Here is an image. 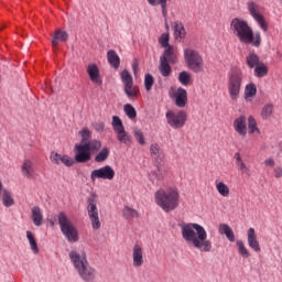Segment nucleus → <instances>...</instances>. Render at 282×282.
<instances>
[{
    "mask_svg": "<svg viewBox=\"0 0 282 282\" xmlns=\"http://www.w3.org/2000/svg\"><path fill=\"white\" fill-rule=\"evenodd\" d=\"M79 133L82 140L79 143L75 144V161L78 164L89 162V160H91V153H97L95 156V162L97 163L109 160V148H102V142L100 140L91 139V131L89 128H84Z\"/></svg>",
    "mask_w": 282,
    "mask_h": 282,
    "instance_id": "obj_1",
    "label": "nucleus"
},
{
    "mask_svg": "<svg viewBox=\"0 0 282 282\" xmlns=\"http://www.w3.org/2000/svg\"><path fill=\"white\" fill-rule=\"evenodd\" d=\"M181 235L186 243H189L199 252H210L213 250V241L208 239V232H206L204 226L197 223L181 225Z\"/></svg>",
    "mask_w": 282,
    "mask_h": 282,
    "instance_id": "obj_2",
    "label": "nucleus"
},
{
    "mask_svg": "<svg viewBox=\"0 0 282 282\" xmlns=\"http://www.w3.org/2000/svg\"><path fill=\"white\" fill-rule=\"evenodd\" d=\"M230 30L242 45H252V47H261V32L252 30L248 21L235 18L230 22Z\"/></svg>",
    "mask_w": 282,
    "mask_h": 282,
    "instance_id": "obj_3",
    "label": "nucleus"
},
{
    "mask_svg": "<svg viewBox=\"0 0 282 282\" xmlns=\"http://www.w3.org/2000/svg\"><path fill=\"white\" fill-rule=\"evenodd\" d=\"M68 257L80 279L85 282L96 281V269L89 265L87 253L85 251L72 250L68 253Z\"/></svg>",
    "mask_w": 282,
    "mask_h": 282,
    "instance_id": "obj_4",
    "label": "nucleus"
},
{
    "mask_svg": "<svg viewBox=\"0 0 282 282\" xmlns=\"http://www.w3.org/2000/svg\"><path fill=\"white\" fill-rule=\"evenodd\" d=\"M155 204L164 210V213H171L180 206V191L177 187H170L167 189H159L154 194Z\"/></svg>",
    "mask_w": 282,
    "mask_h": 282,
    "instance_id": "obj_5",
    "label": "nucleus"
},
{
    "mask_svg": "<svg viewBox=\"0 0 282 282\" xmlns=\"http://www.w3.org/2000/svg\"><path fill=\"white\" fill-rule=\"evenodd\" d=\"M57 221L61 232L65 237L66 241H68V243H76L80 239L76 225L72 223V219H69L65 212L58 213Z\"/></svg>",
    "mask_w": 282,
    "mask_h": 282,
    "instance_id": "obj_6",
    "label": "nucleus"
},
{
    "mask_svg": "<svg viewBox=\"0 0 282 282\" xmlns=\"http://www.w3.org/2000/svg\"><path fill=\"white\" fill-rule=\"evenodd\" d=\"M242 83H243V72H241V69H232L228 74V94L231 100H239Z\"/></svg>",
    "mask_w": 282,
    "mask_h": 282,
    "instance_id": "obj_7",
    "label": "nucleus"
},
{
    "mask_svg": "<svg viewBox=\"0 0 282 282\" xmlns=\"http://www.w3.org/2000/svg\"><path fill=\"white\" fill-rule=\"evenodd\" d=\"M184 58L187 67L194 72L195 74H199V72H204V58L202 55L193 48L184 50Z\"/></svg>",
    "mask_w": 282,
    "mask_h": 282,
    "instance_id": "obj_8",
    "label": "nucleus"
},
{
    "mask_svg": "<svg viewBox=\"0 0 282 282\" xmlns=\"http://www.w3.org/2000/svg\"><path fill=\"white\" fill-rule=\"evenodd\" d=\"M165 118L169 127L172 129H182L186 124V120H188V115L184 110H178L177 112L167 110Z\"/></svg>",
    "mask_w": 282,
    "mask_h": 282,
    "instance_id": "obj_9",
    "label": "nucleus"
},
{
    "mask_svg": "<svg viewBox=\"0 0 282 282\" xmlns=\"http://www.w3.org/2000/svg\"><path fill=\"white\" fill-rule=\"evenodd\" d=\"M96 194H90L87 198V213L88 217L90 219V224L93 226L94 230H99L101 224H100V217L98 216V200L96 199Z\"/></svg>",
    "mask_w": 282,
    "mask_h": 282,
    "instance_id": "obj_10",
    "label": "nucleus"
},
{
    "mask_svg": "<svg viewBox=\"0 0 282 282\" xmlns=\"http://www.w3.org/2000/svg\"><path fill=\"white\" fill-rule=\"evenodd\" d=\"M247 10H248L250 17L253 18L256 23H258L261 31L268 32V22H265V18L261 13V6H259V3H257L252 0H249L247 2Z\"/></svg>",
    "mask_w": 282,
    "mask_h": 282,
    "instance_id": "obj_11",
    "label": "nucleus"
},
{
    "mask_svg": "<svg viewBox=\"0 0 282 282\" xmlns=\"http://www.w3.org/2000/svg\"><path fill=\"white\" fill-rule=\"evenodd\" d=\"M121 82L123 83V91L129 100H135L138 98V90L133 86V76L129 70L124 69L120 74Z\"/></svg>",
    "mask_w": 282,
    "mask_h": 282,
    "instance_id": "obj_12",
    "label": "nucleus"
},
{
    "mask_svg": "<svg viewBox=\"0 0 282 282\" xmlns=\"http://www.w3.org/2000/svg\"><path fill=\"white\" fill-rule=\"evenodd\" d=\"M112 129L115 133H117V140L121 144H131V137L129 135L127 130H124V124L122 123V119H120V117H112Z\"/></svg>",
    "mask_w": 282,
    "mask_h": 282,
    "instance_id": "obj_13",
    "label": "nucleus"
},
{
    "mask_svg": "<svg viewBox=\"0 0 282 282\" xmlns=\"http://www.w3.org/2000/svg\"><path fill=\"white\" fill-rule=\"evenodd\" d=\"M116 177V171L110 165H105L102 167H99L97 170H94L90 173V180L91 182H96V180H113Z\"/></svg>",
    "mask_w": 282,
    "mask_h": 282,
    "instance_id": "obj_14",
    "label": "nucleus"
},
{
    "mask_svg": "<svg viewBox=\"0 0 282 282\" xmlns=\"http://www.w3.org/2000/svg\"><path fill=\"white\" fill-rule=\"evenodd\" d=\"M132 265L133 268H142L144 265V249L138 242L132 247Z\"/></svg>",
    "mask_w": 282,
    "mask_h": 282,
    "instance_id": "obj_15",
    "label": "nucleus"
},
{
    "mask_svg": "<svg viewBox=\"0 0 282 282\" xmlns=\"http://www.w3.org/2000/svg\"><path fill=\"white\" fill-rule=\"evenodd\" d=\"M50 160L52 162V164H56L58 166V164H64V166H74V159L69 158V155H62L58 154V152H52Z\"/></svg>",
    "mask_w": 282,
    "mask_h": 282,
    "instance_id": "obj_16",
    "label": "nucleus"
},
{
    "mask_svg": "<svg viewBox=\"0 0 282 282\" xmlns=\"http://www.w3.org/2000/svg\"><path fill=\"white\" fill-rule=\"evenodd\" d=\"M234 129L241 138L248 135V126L246 124V116L240 115L234 120Z\"/></svg>",
    "mask_w": 282,
    "mask_h": 282,
    "instance_id": "obj_17",
    "label": "nucleus"
},
{
    "mask_svg": "<svg viewBox=\"0 0 282 282\" xmlns=\"http://www.w3.org/2000/svg\"><path fill=\"white\" fill-rule=\"evenodd\" d=\"M87 74L91 83H94L95 85H98V87L102 85V78L100 77V70L98 69V65L89 64L87 67Z\"/></svg>",
    "mask_w": 282,
    "mask_h": 282,
    "instance_id": "obj_18",
    "label": "nucleus"
},
{
    "mask_svg": "<svg viewBox=\"0 0 282 282\" xmlns=\"http://www.w3.org/2000/svg\"><path fill=\"white\" fill-rule=\"evenodd\" d=\"M247 241L249 248L253 252H261V246L259 245V240L257 239V234L254 232V228H249L247 231Z\"/></svg>",
    "mask_w": 282,
    "mask_h": 282,
    "instance_id": "obj_19",
    "label": "nucleus"
},
{
    "mask_svg": "<svg viewBox=\"0 0 282 282\" xmlns=\"http://www.w3.org/2000/svg\"><path fill=\"white\" fill-rule=\"evenodd\" d=\"M172 30L174 32V39L178 41V43H182V41L186 39V28H184V23L180 21L173 22Z\"/></svg>",
    "mask_w": 282,
    "mask_h": 282,
    "instance_id": "obj_20",
    "label": "nucleus"
},
{
    "mask_svg": "<svg viewBox=\"0 0 282 282\" xmlns=\"http://www.w3.org/2000/svg\"><path fill=\"white\" fill-rule=\"evenodd\" d=\"M174 98L176 107H180L182 109L186 107L188 102V93L186 91V89L178 87L176 89V93L174 94Z\"/></svg>",
    "mask_w": 282,
    "mask_h": 282,
    "instance_id": "obj_21",
    "label": "nucleus"
},
{
    "mask_svg": "<svg viewBox=\"0 0 282 282\" xmlns=\"http://www.w3.org/2000/svg\"><path fill=\"white\" fill-rule=\"evenodd\" d=\"M22 175L26 177L28 180H33L36 170L34 169V162L30 160H24L22 166H21Z\"/></svg>",
    "mask_w": 282,
    "mask_h": 282,
    "instance_id": "obj_22",
    "label": "nucleus"
},
{
    "mask_svg": "<svg viewBox=\"0 0 282 282\" xmlns=\"http://www.w3.org/2000/svg\"><path fill=\"white\" fill-rule=\"evenodd\" d=\"M150 155L156 164H160L164 160V151L160 149V144L158 143L150 145Z\"/></svg>",
    "mask_w": 282,
    "mask_h": 282,
    "instance_id": "obj_23",
    "label": "nucleus"
},
{
    "mask_svg": "<svg viewBox=\"0 0 282 282\" xmlns=\"http://www.w3.org/2000/svg\"><path fill=\"white\" fill-rule=\"evenodd\" d=\"M160 61H165V63L175 65V63H177V54H175V48L173 46L165 48L162 56L160 57Z\"/></svg>",
    "mask_w": 282,
    "mask_h": 282,
    "instance_id": "obj_24",
    "label": "nucleus"
},
{
    "mask_svg": "<svg viewBox=\"0 0 282 282\" xmlns=\"http://www.w3.org/2000/svg\"><path fill=\"white\" fill-rule=\"evenodd\" d=\"M31 219H32L34 226H36V227L43 226V210H41V207H39V206L32 207Z\"/></svg>",
    "mask_w": 282,
    "mask_h": 282,
    "instance_id": "obj_25",
    "label": "nucleus"
},
{
    "mask_svg": "<svg viewBox=\"0 0 282 282\" xmlns=\"http://www.w3.org/2000/svg\"><path fill=\"white\" fill-rule=\"evenodd\" d=\"M69 39V34L66 31L56 30L52 37L53 47H57L59 43H65Z\"/></svg>",
    "mask_w": 282,
    "mask_h": 282,
    "instance_id": "obj_26",
    "label": "nucleus"
},
{
    "mask_svg": "<svg viewBox=\"0 0 282 282\" xmlns=\"http://www.w3.org/2000/svg\"><path fill=\"white\" fill-rule=\"evenodd\" d=\"M234 159L236 160V166L238 171H240L242 175H250V169L248 167V165H246L239 152H236L234 154Z\"/></svg>",
    "mask_w": 282,
    "mask_h": 282,
    "instance_id": "obj_27",
    "label": "nucleus"
},
{
    "mask_svg": "<svg viewBox=\"0 0 282 282\" xmlns=\"http://www.w3.org/2000/svg\"><path fill=\"white\" fill-rule=\"evenodd\" d=\"M107 61L111 67L118 69L120 67V56L116 53L115 50H109L107 52Z\"/></svg>",
    "mask_w": 282,
    "mask_h": 282,
    "instance_id": "obj_28",
    "label": "nucleus"
},
{
    "mask_svg": "<svg viewBox=\"0 0 282 282\" xmlns=\"http://www.w3.org/2000/svg\"><path fill=\"white\" fill-rule=\"evenodd\" d=\"M218 232L220 235H225L227 237L228 241H230V243H234L235 231H232V228H230V226H228L227 224H220L219 228H218Z\"/></svg>",
    "mask_w": 282,
    "mask_h": 282,
    "instance_id": "obj_29",
    "label": "nucleus"
},
{
    "mask_svg": "<svg viewBox=\"0 0 282 282\" xmlns=\"http://www.w3.org/2000/svg\"><path fill=\"white\" fill-rule=\"evenodd\" d=\"M149 180L152 184H158L164 180V172L160 169V165H156V170L149 173Z\"/></svg>",
    "mask_w": 282,
    "mask_h": 282,
    "instance_id": "obj_30",
    "label": "nucleus"
},
{
    "mask_svg": "<svg viewBox=\"0 0 282 282\" xmlns=\"http://www.w3.org/2000/svg\"><path fill=\"white\" fill-rule=\"evenodd\" d=\"M2 204L6 208H10V206H14V198L12 197V193L8 191V188H3L1 192Z\"/></svg>",
    "mask_w": 282,
    "mask_h": 282,
    "instance_id": "obj_31",
    "label": "nucleus"
},
{
    "mask_svg": "<svg viewBox=\"0 0 282 282\" xmlns=\"http://www.w3.org/2000/svg\"><path fill=\"white\" fill-rule=\"evenodd\" d=\"M26 239L29 241L30 249L32 250L33 254H39V243L36 242V238H34V234L32 231H26Z\"/></svg>",
    "mask_w": 282,
    "mask_h": 282,
    "instance_id": "obj_32",
    "label": "nucleus"
},
{
    "mask_svg": "<svg viewBox=\"0 0 282 282\" xmlns=\"http://www.w3.org/2000/svg\"><path fill=\"white\" fill-rule=\"evenodd\" d=\"M269 68L263 62H260L256 67H254V76L256 78H264V76H268Z\"/></svg>",
    "mask_w": 282,
    "mask_h": 282,
    "instance_id": "obj_33",
    "label": "nucleus"
},
{
    "mask_svg": "<svg viewBox=\"0 0 282 282\" xmlns=\"http://www.w3.org/2000/svg\"><path fill=\"white\" fill-rule=\"evenodd\" d=\"M150 6H160L161 7V12L162 17H166V8H169V1L171 0H147Z\"/></svg>",
    "mask_w": 282,
    "mask_h": 282,
    "instance_id": "obj_34",
    "label": "nucleus"
},
{
    "mask_svg": "<svg viewBox=\"0 0 282 282\" xmlns=\"http://www.w3.org/2000/svg\"><path fill=\"white\" fill-rule=\"evenodd\" d=\"M160 74L161 76H163L164 78H169V76H171V64H169V62H166V59H160Z\"/></svg>",
    "mask_w": 282,
    "mask_h": 282,
    "instance_id": "obj_35",
    "label": "nucleus"
},
{
    "mask_svg": "<svg viewBox=\"0 0 282 282\" xmlns=\"http://www.w3.org/2000/svg\"><path fill=\"white\" fill-rule=\"evenodd\" d=\"M246 62H247L249 69H254L257 67V65H259L261 63V62H259V55H257L256 53H250L246 57Z\"/></svg>",
    "mask_w": 282,
    "mask_h": 282,
    "instance_id": "obj_36",
    "label": "nucleus"
},
{
    "mask_svg": "<svg viewBox=\"0 0 282 282\" xmlns=\"http://www.w3.org/2000/svg\"><path fill=\"white\" fill-rule=\"evenodd\" d=\"M273 111H274V105L272 104L264 105L261 110L262 120H268L269 118H271Z\"/></svg>",
    "mask_w": 282,
    "mask_h": 282,
    "instance_id": "obj_37",
    "label": "nucleus"
},
{
    "mask_svg": "<svg viewBox=\"0 0 282 282\" xmlns=\"http://www.w3.org/2000/svg\"><path fill=\"white\" fill-rule=\"evenodd\" d=\"M132 133L134 135V140H137L140 147H144V144H147V139L144 138V132H142V130L134 128Z\"/></svg>",
    "mask_w": 282,
    "mask_h": 282,
    "instance_id": "obj_38",
    "label": "nucleus"
},
{
    "mask_svg": "<svg viewBox=\"0 0 282 282\" xmlns=\"http://www.w3.org/2000/svg\"><path fill=\"white\" fill-rule=\"evenodd\" d=\"M257 96V85L254 83L247 84L245 87V98H254Z\"/></svg>",
    "mask_w": 282,
    "mask_h": 282,
    "instance_id": "obj_39",
    "label": "nucleus"
},
{
    "mask_svg": "<svg viewBox=\"0 0 282 282\" xmlns=\"http://www.w3.org/2000/svg\"><path fill=\"white\" fill-rule=\"evenodd\" d=\"M216 189L223 197H228V195H230V188L224 182H216Z\"/></svg>",
    "mask_w": 282,
    "mask_h": 282,
    "instance_id": "obj_40",
    "label": "nucleus"
},
{
    "mask_svg": "<svg viewBox=\"0 0 282 282\" xmlns=\"http://www.w3.org/2000/svg\"><path fill=\"white\" fill-rule=\"evenodd\" d=\"M236 246L238 248L239 254L242 256L243 259H248L250 257V251H248V248H246V245L242 242V240H237Z\"/></svg>",
    "mask_w": 282,
    "mask_h": 282,
    "instance_id": "obj_41",
    "label": "nucleus"
},
{
    "mask_svg": "<svg viewBox=\"0 0 282 282\" xmlns=\"http://www.w3.org/2000/svg\"><path fill=\"white\" fill-rule=\"evenodd\" d=\"M123 111L130 120H133V118L138 117V112L135 111V108L131 104H126L123 106Z\"/></svg>",
    "mask_w": 282,
    "mask_h": 282,
    "instance_id": "obj_42",
    "label": "nucleus"
},
{
    "mask_svg": "<svg viewBox=\"0 0 282 282\" xmlns=\"http://www.w3.org/2000/svg\"><path fill=\"white\" fill-rule=\"evenodd\" d=\"M155 84V78L151 74H145L144 76V87L147 91H151L153 89V85Z\"/></svg>",
    "mask_w": 282,
    "mask_h": 282,
    "instance_id": "obj_43",
    "label": "nucleus"
},
{
    "mask_svg": "<svg viewBox=\"0 0 282 282\" xmlns=\"http://www.w3.org/2000/svg\"><path fill=\"white\" fill-rule=\"evenodd\" d=\"M248 129L249 133H260L259 128L257 127V120L252 116H249L248 118Z\"/></svg>",
    "mask_w": 282,
    "mask_h": 282,
    "instance_id": "obj_44",
    "label": "nucleus"
},
{
    "mask_svg": "<svg viewBox=\"0 0 282 282\" xmlns=\"http://www.w3.org/2000/svg\"><path fill=\"white\" fill-rule=\"evenodd\" d=\"M170 40H171L170 34H169V33H163V34H161V36H160V39H159V43H160V45H161L162 47H165V50H166V48H169V47H173V45H171V44L169 43Z\"/></svg>",
    "mask_w": 282,
    "mask_h": 282,
    "instance_id": "obj_45",
    "label": "nucleus"
},
{
    "mask_svg": "<svg viewBox=\"0 0 282 282\" xmlns=\"http://www.w3.org/2000/svg\"><path fill=\"white\" fill-rule=\"evenodd\" d=\"M178 82L181 83V85H184L186 87L188 83H191V74H188V72L186 70L181 72L178 75Z\"/></svg>",
    "mask_w": 282,
    "mask_h": 282,
    "instance_id": "obj_46",
    "label": "nucleus"
},
{
    "mask_svg": "<svg viewBox=\"0 0 282 282\" xmlns=\"http://www.w3.org/2000/svg\"><path fill=\"white\" fill-rule=\"evenodd\" d=\"M123 217L126 219H133V218L138 217V212H135V209H133V208L124 207L123 208Z\"/></svg>",
    "mask_w": 282,
    "mask_h": 282,
    "instance_id": "obj_47",
    "label": "nucleus"
},
{
    "mask_svg": "<svg viewBox=\"0 0 282 282\" xmlns=\"http://www.w3.org/2000/svg\"><path fill=\"white\" fill-rule=\"evenodd\" d=\"M95 131H97L98 133H102V131H105V122L100 121V122H95L93 124Z\"/></svg>",
    "mask_w": 282,
    "mask_h": 282,
    "instance_id": "obj_48",
    "label": "nucleus"
},
{
    "mask_svg": "<svg viewBox=\"0 0 282 282\" xmlns=\"http://www.w3.org/2000/svg\"><path fill=\"white\" fill-rule=\"evenodd\" d=\"M273 171H274V177H276V180L282 177V167L281 166L275 167Z\"/></svg>",
    "mask_w": 282,
    "mask_h": 282,
    "instance_id": "obj_49",
    "label": "nucleus"
},
{
    "mask_svg": "<svg viewBox=\"0 0 282 282\" xmlns=\"http://www.w3.org/2000/svg\"><path fill=\"white\" fill-rule=\"evenodd\" d=\"M163 18H164L165 30H170V26H169V9H166V15L163 17Z\"/></svg>",
    "mask_w": 282,
    "mask_h": 282,
    "instance_id": "obj_50",
    "label": "nucleus"
},
{
    "mask_svg": "<svg viewBox=\"0 0 282 282\" xmlns=\"http://www.w3.org/2000/svg\"><path fill=\"white\" fill-rule=\"evenodd\" d=\"M265 166H274V159H268L264 161Z\"/></svg>",
    "mask_w": 282,
    "mask_h": 282,
    "instance_id": "obj_51",
    "label": "nucleus"
},
{
    "mask_svg": "<svg viewBox=\"0 0 282 282\" xmlns=\"http://www.w3.org/2000/svg\"><path fill=\"white\" fill-rule=\"evenodd\" d=\"M2 191H3V183L0 180V196H1Z\"/></svg>",
    "mask_w": 282,
    "mask_h": 282,
    "instance_id": "obj_52",
    "label": "nucleus"
},
{
    "mask_svg": "<svg viewBox=\"0 0 282 282\" xmlns=\"http://www.w3.org/2000/svg\"><path fill=\"white\" fill-rule=\"evenodd\" d=\"M50 224H51V226H54V220H51Z\"/></svg>",
    "mask_w": 282,
    "mask_h": 282,
    "instance_id": "obj_53",
    "label": "nucleus"
},
{
    "mask_svg": "<svg viewBox=\"0 0 282 282\" xmlns=\"http://www.w3.org/2000/svg\"><path fill=\"white\" fill-rule=\"evenodd\" d=\"M132 67H133L134 72H135V65H133Z\"/></svg>",
    "mask_w": 282,
    "mask_h": 282,
    "instance_id": "obj_54",
    "label": "nucleus"
}]
</instances>
